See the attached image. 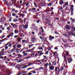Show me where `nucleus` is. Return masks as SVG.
<instances>
[{"label":"nucleus","instance_id":"f257e3e1","mask_svg":"<svg viewBox=\"0 0 75 75\" xmlns=\"http://www.w3.org/2000/svg\"><path fill=\"white\" fill-rule=\"evenodd\" d=\"M4 49H2L0 52V54L3 55L4 54Z\"/></svg>","mask_w":75,"mask_h":75},{"label":"nucleus","instance_id":"f03ea898","mask_svg":"<svg viewBox=\"0 0 75 75\" xmlns=\"http://www.w3.org/2000/svg\"><path fill=\"white\" fill-rule=\"evenodd\" d=\"M31 39H32L31 41H32L33 42H34L37 41V39L34 37L32 38Z\"/></svg>","mask_w":75,"mask_h":75},{"label":"nucleus","instance_id":"7ed1b4c3","mask_svg":"<svg viewBox=\"0 0 75 75\" xmlns=\"http://www.w3.org/2000/svg\"><path fill=\"white\" fill-rule=\"evenodd\" d=\"M49 69L51 71H53L54 70V66H51L49 67Z\"/></svg>","mask_w":75,"mask_h":75},{"label":"nucleus","instance_id":"20e7f679","mask_svg":"<svg viewBox=\"0 0 75 75\" xmlns=\"http://www.w3.org/2000/svg\"><path fill=\"white\" fill-rule=\"evenodd\" d=\"M11 42H8L7 44H5V45H8V47H11Z\"/></svg>","mask_w":75,"mask_h":75},{"label":"nucleus","instance_id":"39448f33","mask_svg":"<svg viewBox=\"0 0 75 75\" xmlns=\"http://www.w3.org/2000/svg\"><path fill=\"white\" fill-rule=\"evenodd\" d=\"M65 28L66 29H68V30H69L71 28V26L70 25H67L65 27Z\"/></svg>","mask_w":75,"mask_h":75},{"label":"nucleus","instance_id":"423d86ee","mask_svg":"<svg viewBox=\"0 0 75 75\" xmlns=\"http://www.w3.org/2000/svg\"><path fill=\"white\" fill-rule=\"evenodd\" d=\"M28 23H26L24 25V29H27V28H28Z\"/></svg>","mask_w":75,"mask_h":75},{"label":"nucleus","instance_id":"0eeeda50","mask_svg":"<svg viewBox=\"0 0 75 75\" xmlns=\"http://www.w3.org/2000/svg\"><path fill=\"white\" fill-rule=\"evenodd\" d=\"M49 39L50 40V41H52V39H54V37L52 36L51 35H50L49 36Z\"/></svg>","mask_w":75,"mask_h":75},{"label":"nucleus","instance_id":"6e6552de","mask_svg":"<svg viewBox=\"0 0 75 75\" xmlns=\"http://www.w3.org/2000/svg\"><path fill=\"white\" fill-rule=\"evenodd\" d=\"M21 46H22L21 45L18 44L17 45L16 47L17 48H21Z\"/></svg>","mask_w":75,"mask_h":75},{"label":"nucleus","instance_id":"1a4fd4ad","mask_svg":"<svg viewBox=\"0 0 75 75\" xmlns=\"http://www.w3.org/2000/svg\"><path fill=\"white\" fill-rule=\"evenodd\" d=\"M22 54H24V55L25 56H26V55H27L28 54V53H25V51H23L22 52Z\"/></svg>","mask_w":75,"mask_h":75},{"label":"nucleus","instance_id":"9d476101","mask_svg":"<svg viewBox=\"0 0 75 75\" xmlns=\"http://www.w3.org/2000/svg\"><path fill=\"white\" fill-rule=\"evenodd\" d=\"M38 50H43L42 48L41 47H39L38 48Z\"/></svg>","mask_w":75,"mask_h":75},{"label":"nucleus","instance_id":"9b49d317","mask_svg":"<svg viewBox=\"0 0 75 75\" xmlns=\"http://www.w3.org/2000/svg\"><path fill=\"white\" fill-rule=\"evenodd\" d=\"M64 4V2L62 0H60L59 1V4Z\"/></svg>","mask_w":75,"mask_h":75},{"label":"nucleus","instance_id":"f8f14e48","mask_svg":"<svg viewBox=\"0 0 75 75\" xmlns=\"http://www.w3.org/2000/svg\"><path fill=\"white\" fill-rule=\"evenodd\" d=\"M35 48H32L31 49H30V50H28V51H29L30 52H32V51H34V49Z\"/></svg>","mask_w":75,"mask_h":75},{"label":"nucleus","instance_id":"ddd939ff","mask_svg":"<svg viewBox=\"0 0 75 75\" xmlns=\"http://www.w3.org/2000/svg\"><path fill=\"white\" fill-rule=\"evenodd\" d=\"M46 45H47L46 44L43 43L42 45V47L43 48L44 47H45Z\"/></svg>","mask_w":75,"mask_h":75},{"label":"nucleus","instance_id":"4468645a","mask_svg":"<svg viewBox=\"0 0 75 75\" xmlns=\"http://www.w3.org/2000/svg\"><path fill=\"white\" fill-rule=\"evenodd\" d=\"M52 1H50L49 3H48L47 5V6H52V3H51Z\"/></svg>","mask_w":75,"mask_h":75},{"label":"nucleus","instance_id":"2eb2a0df","mask_svg":"<svg viewBox=\"0 0 75 75\" xmlns=\"http://www.w3.org/2000/svg\"><path fill=\"white\" fill-rule=\"evenodd\" d=\"M18 56L19 58H22V55L20 54H18Z\"/></svg>","mask_w":75,"mask_h":75},{"label":"nucleus","instance_id":"dca6fc26","mask_svg":"<svg viewBox=\"0 0 75 75\" xmlns=\"http://www.w3.org/2000/svg\"><path fill=\"white\" fill-rule=\"evenodd\" d=\"M62 40L64 42H65V43H67V41L65 39H63Z\"/></svg>","mask_w":75,"mask_h":75},{"label":"nucleus","instance_id":"f3484780","mask_svg":"<svg viewBox=\"0 0 75 75\" xmlns=\"http://www.w3.org/2000/svg\"><path fill=\"white\" fill-rule=\"evenodd\" d=\"M68 61L69 62V63H70V62H72V59H68Z\"/></svg>","mask_w":75,"mask_h":75},{"label":"nucleus","instance_id":"a211bd4d","mask_svg":"<svg viewBox=\"0 0 75 75\" xmlns=\"http://www.w3.org/2000/svg\"><path fill=\"white\" fill-rule=\"evenodd\" d=\"M21 28H22V29H24V25H22L21 26Z\"/></svg>","mask_w":75,"mask_h":75},{"label":"nucleus","instance_id":"6ab92c4d","mask_svg":"<svg viewBox=\"0 0 75 75\" xmlns=\"http://www.w3.org/2000/svg\"><path fill=\"white\" fill-rule=\"evenodd\" d=\"M22 41L23 43H24V42H27V41L25 40H22Z\"/></svg>","mask_w":75,"mask_h":75},{"label":"nucleus","instance_id":"aec40b11","mask_svg":"<svg viewBox=\"0 0 75 75\" xmlns=\"http://www.w3.org/2000/svg\"><path fill=\"white\" fill-rule=\"evenodd\" d=\"M47 65H48V66L50 67H51V66H52L51 64V62H50L49 63H47Z\"/></svg>","mask_w":75,"mask_h":75},{"label":"nucleus","instance_id":"412c9836","mask_svg":"<svg viewBox=\"0 0 75 75\" xmlns=\"http://www.w3.org/2000/svg\"><path fill=\"white\" fill-rule=\"evenodd\" d=\"M47 66H48V63H46L44 65V67H47Z\"/></svg>","mask_w":75,"mask_h":75},{"label":"nucleus","instance_id":"4be33fe9","mask_svg":"<svg viewBox=\"0 0 75 75\" xmlns=\"http://www.w3.org/2000/svg\"><path fill=\"white\" fill-rule=\"evenodd\" d=\"M11 36V35L9 34V35H7V37H6V38H10Z\"/></svg>","mask_w":75,"mask_h":75},{"label":"nucleus","instance_id":"5701e85b","mask_svg":"<svg viewBox=\"0 0 75 75\" xmlns=\"http://www.w3.org/2000/svg\"><path fill=\"white\" fill-rule=\"evenodd\" d=\"M70 11L72 12L74 11V8H70Z\"/></svg>","mask_w":75,"mask_h":75},{"label":"nucleus","instance_id":"b1692460","mask_svg":"<svg viewBox=\"0 0 75 75\" xmlns=\"http://www.w3.org/2000/svg\"><path fill=\"white\" fill-rule=\"evenodd\" d=\"M45 5V3L44 2H42L41 3V6H44Z\"/></svg>","mask_w":75,"mask_h":75},{"label":"nucleus","instance_id":"393cba45","mask_svg":"<svg viewBox=\"0 0 75 75\" xmlns=\"http://www.w3.org/2000/svg\"><path fill=\"white\" fill-rule=\"evenodd\" d=\"M31 56H28V57H26V58H25V59H29L31 58Z\"/></svg>","mask_w":75,"mask_h":75},{"label":"nucleus","instance_id":"a878e982","mask_svg":"<svg viewBox=\"0 0 75 75\" xmlns=\"http://www.w3.org/2000/svg\"><path fill=\"white\" fill-rule=\"evenodd\" d=\"M13 22H15V23H16V22H17V19H13Z\"/></svg>","mask_w":75,"mask_h":75},{"label":"nucleus","instance_id":"bb28decb","mask_svg":"<svg viewBox=\"0 0 75 75\" xmlns=\"http://www.w3.org/2000/svg\"><path fill=\"white\" fill-rule=\"evenodd\" d=\"M12 55L13 56H16V54L14 52H13L12 54Z\"/></svg>","mask_w":75,"mask_h":75},{"label":"nucleus","instance_id":"cd10ccee","mask_svg":"<svg viewBox=\"0 0 75 75\" xmlns=\"http://www.w3.org/2000/svg\"><path fill=\"white\" fill-rule=\"evenodd\" d=\"M33 45H34V44H31V45H28V47H33Z\"/></svg>","mask_w":75,"mask_h":75},{"label":"nucleus","instance_id":"c85d7f7f","mask_svg":"<svg viewBox=\"0 0 75 75\" xmlns=\"http://www.w3.org/2000/svg\"><path fill=\"white\" fill-rule=\"evenodd\" d=\"M68 5V2H67V3H65V4H64V6H67Z\"/></svg>","mask_w":75,"mask_h":75},{"label":"nucleus","instance_id":"c756f323","mask_svg":"<svg viewBox=\"0 0 75 75\" xmlns=\"http://www.w3.org/2000/svg\"><path fill=\"white\" fill-rule=\"evenodd\" d=\"M49 52V50L45 52V54L46 55H47V54H48V52Z\"/></svg>","mask_w":75,"mask_h":75},{"label":"nucleus","instance_id":"7c9ffc66","mask_svg":"<svg viewBox=\"0 0 75 75\" xmlns=\"http://www.w3.org/2000/svg\"><path fill=\"white\" fill-rule=\"evenodd\" d=\"M8 46H7V45H6V46L5 47V50H7V49H8Z\"/></svg>","mask_w":75,"mask_h":75},{"label":"nucleus","instance_id":"2f4dec72","mask_svg":"<svg viewBox=\"0 0 75 75\" xmlns=\"http://www.w3.org/2000/svg\"><path fill=\"white\" fill-rule=\"evenodd\" d=\"M14 32L15 34H16V33H18V31H17V30H14Z\"/></svg>","mask_w":75,"mask_h":75},{"label":"nucleus","instance_id":"473e14b6","mask_svg":"<svg viewBox=\"0 0 75 75\" xmlns=\"http://www.w3.org/2000/svg\"><path fill=\"white\" fill-rule=\"evenodd\" d=\"M44 69V68L42 67H41L39 68V69L40 70H41V69Z\"/></svg>","mask_w":75,"mask_h":75},{"label":"nucleus","instance_id":"72a5a7b5","mask_svg":"<svg viewBox=\"0 0 75 75\" xmlns=\"http://www.w3.org/2000/svg\"><path fill=\"white\" fill-rule=\"evenodd\" d=\"M62 9H63V8L61 7H60V8H59V10H60V11H62Z\"/></svg>","mask_w":75,"mask_h":75},{"label":"nucleus","instance_id":"f704fd0d","mask_svg":"<svg viewBox=\"0 0 75 75\" xmlns=\"http://www.w3.org/2000/svg\"><path fill=\"white\" fill-rule=\"evenodd\" d=\"M40 29L42 30V32L43 33H44V30L43 29V28H42V27H40Z\"/></svg>","mask_w":75,"mask_h":75},{"label":"nucleus","instance_id":"c9c22d12","mask_svg":"<svg viewBox=\"0 0 75 75\" xmlns=\"http://www.w3.org/2000/svg\"><path fill=\"white\" fill-rule=\"evenodd\" d=\"M43 54V53H40V54H39L38 55V56H39V57H41V55H42Z\"/></svg>","mask_w":75,"mask_h":75},{"label":"nucleus","instance_id":"e433bc0d","mask_svg":"<svg viewBox=\"0 0 75 75\" xmlns=\"http://www.w3.org/2000/svg\"><path fill=\"white\" fill-rule=\"evenodd\" d=\"M7 30H8L9 31V30H10V27H8L7 28H6Z\"/></svg>","mask_w":75,"mask_h":75},{"label":"nucleus","instance_id":"4c0bfd02","mask_svg":"<svg viewBox=\"0 0 75 75\" xmlns=\"http://www.w3.org/2000/svg\"><path fill=\"white\" fill-rule=\"evenodd\" d=\"M12 15L13 16H16V14L14 13H12Z\"/></svg>","mask_w":75,"mask_h":75},{"label":"nucleus","instance_id":"58836bf2","mask_svg":"<svg viewBox=\"0 0 75 75\" xmlns=\"http://www.w3.org/2000/svg\"><path fill=\"white\" fill-rule=\"evenodd\" d=\"M33 64H34L33 63H28V66H30V65H33Z\"/></svg>","mask_w":75,"mask_h":75},{"label":"nucleus","instance_id":"ea45409f","mask_svg":"<svg viewBox=\"0 0 75 75\" xmlns=\"http://www.w3.org/2000/svg\"><path fill=\"white\" fill-rule=\"evenodd\" d=\"M64 36H65V37H68V35H67V34L66 33H65L64 34Z\"/></svg>","mask_w":75,"mask_h":75},{"label":"nucleus","instance_id":"a19ab883","mask_svg":"<svg viewBox=\"0 0 75 75\" xmlns=\"http://www.w3.org/2000/svg\"><path fill=\"white\" fill-rule=\"evenodd\" d=\"M18 42H20L21 41V39L20 38H19L18 39Z\"/></svg>","mask_w":75,"mask_h":75},{"label":"nucleus","instance_id":"79ce46f5","mask_svg":"<svg viewBox=\"0 0 75 75\" xmlns=\"http://www.w3.org/2000/svg\"><path fill=\"white\" fill-rule=\"evenodd\" d=\"M34 6H35V7H37V4H36V3L34 2Z\"/></svg>","mask_w":75,"mask_h":75},{"label":"nucleus","instance_id":"37998d69","mask_svg":"<svg viewBox=\"0 0 75 75\" xmlns=\"http://www.w3.org/2000/svg\"><path fill=\"white\" fill-rule=\"evenodd\" d=\"M53 65H56V63L55 62H53Z\"/></svg>","mask_w":75,"mask_h":75},{"label":"nucleus","instance_id":"c03bdc74","mask_svg":"<svg viewBox=\"0 0 75 75\" xmlns=\"http://www.w3.org/2000/svg\"><path fill=\"white\" fill-rule=\"evenodd\" d=\"M33 74L31 73H30V72L28 73V75H32Z\"/></svg>","mask_w":75,"mask_h":75},{"label":"nucleus","instance_id":"a18cd8bd","mask_svg":"<svg viewBox=\"0 0 75 75\" xmlns=\"http://www.w3.org/2000/svg\"><path fill=\"white\" fill-rule=\"evenodd\" d=\"M10 35H13V34H14V33L13 32H11V34H9Z\"/></svg>","mask_w":75,"mask_h":75},{"label":"nucleus","instance_id":"49530a36","mask_svg":"<svg viewBox=\"0 0 75 75\" xmlns=\"http://www.w3.org/2000/svg\"><path fill=\"white\" fill-rule=\"evenodd\" d=\"M33 69V68H29L27 70H30V69Z\"/></svg>","mask_w":75,"mask_h":75},{"label":"nucleus","instance_id":"de8ad7c7","mask_svg":"<svg viewBox=\"0 0 75 75\" xmlns=\"http://www.w3.org/2000/svg\"><path fill=\"white\" fill-rule=\"evenodd\" d=\"M43 57L44 58V59H47V57L45 56H43Z\"/></svg>","mask_w":75,"mask_h":75},{"label":"nucleus","instance_id":"09e8293b","mask_svg":"<svg viewBox=\"0 0 75 75\" xmlns=\"http://www.w3.org/2000/svg\"><path fill=\"white\" fill-rule=\"evenodd\" d=\"M68 8V6H67L66 7V8L65 9L66 10H68V9H67Z\"/></svg>","mask_w":75,"mask_h":75},{"label":"nucleus","instance_id":"8fccbe9b","mask_svg":"<svg viewBox=\"0 0 75 75\" xmlns=\"http://www.w3.org/2000/svg\"><path fill=\"white\" fill-rule=\"evenodd\" d=\"M75 21V19H73L72 21V22H73V23H74Z\"/></svg>","mask_w":75,"mask_h":75},{"label":"nucleus","instance_id":"3c124183","mask_svg":"<svg viewBox=\"0 0 75 75\" xmlns=\"http://www.w3.org/2000/svg\"><path fill=\"white\" fill-rule=\"evenodd\" d=\"M15 51H19V50L18 48H16L15 50Z\"/></svg>","mask_w":75,"mask_h":75},{"label":"nucleus","instance_id":"603ef678","mask_svg":"<svg viewBox=\"0 0 75 75\" xmlns=\"http://www.w3.org/2000/svg\"><path fill=\"white\" fill-rule=\"evenodd\" d=\"M0 58H1V59H4V57H3V56H0Z\"/></svg>","mask_w":75,"mask_h":75},{"label":"nucleus","instance_id":"864d4df0","mask_svg":"<svg viewBox=\"0 0 75 75\" xmlns=\"http://www.w3.org/2000/svg\"><path fill=\"white\" fill-rule=\"evenodd\" d=\"M25 68H26V67L24 66V67H22L21 68H22L23 69H24Z\"/></svg>","mask_w":75,"mask_h":75},{"label":"nucleus","instance_id":"5fc2aeb1","mask_svg":"<svg viewBox=\"0 0 75 75\" xmlns=\"http://www.w3.org/2000/svg\"><path fill=\"white\" fill-rule=\"evenodd\" d=\"M32 73L33 74H35V73H36V72L34 71H33Z\"/></svg>","mask_w":75,"mask_h":75},{"label":"nucleus","instance_id":"6e6d98bb","mask_svg":"<svg viewBox=\"0 0 75 75\" xmlns=\"http://www.w3.org/2000/svg\"><path fill=\"white\" fill-rule=\"evenodd\" d=\"M71 34L72 35H74V36H75V33H71Z\"/></svg>","mask_w":75,"mask_h":75},{"label":"nucleus","instance_id":"4d7b16f0","mask_svg":"<svg viewBox=\"0 0 75 75\" xmlns=\"http://www.w3.org/2000/svg\"><path fill=\"white\" fill-rule=\"evenodd\" d=\"M40 38L42 40H43V38L41 37V36H40Z\"/></svg>","mask_w":75,"mask_h":75},{"label":"nucleus","instance_id":"13d9d810","mask_svg":"<svg viewBox=\"0 0 75 75\" xmlns=\"http://www.w3.org/2000/svg\"><path fill=\"white\" fill-rule=\"evenodd\" d=\"M32 10H33V11H35V8H32Z\"/></svg>","mask_w":75,"mask_h":75},{"label":"nucleus","instance_id":"bf43d9fd","mask_svg":"<svg viewBox=\"0 0 75 75\" xmlns=\"http://www.w3.org/2000/svg\"><path fill=\"white\" fill-rule=\"evenodd\" d=\"M18 35H15L14 36V37L16 38H17V37H18Z\"/></svg>","mask_w":75,"mask_h":75},{"label":"nucleus","instance_id":"052dcab7","mask_svg":"<svg viewBox=\"0 0 75 75\" xmlns=\"http://www.w3.org/2000/svg\"><path fill=\"white\" fill-rule=\"evenodd\" d=\"M57 69H58V67H56L55 69V71H57Z\"/></svg>","mask_w":75,"mask_h":75},{"label":"nucleus","instance_id":"680f3d73","mask_svg":"<svg viewBox=\"0 0 75 75\" xmlns=\"http://www.w3.org/2000/svg\"><path fill=\"white\" fill-rule=\"evenodd\" d=\"M4 37H5V35H3V36H2V37H1V39H3V38H4Z\"/></svg>","mask_w":75,"mask_h":75},{"label":"nucleus","instance_id":"e2e57ef3","mask_svg":"<svg viewBox=\"0 0 75 75\" xmlns=\"http://www.w3.org/2000/svg\"><path fill=\"white\" fill-rule=\"evenodd\" d=\"M14 50H13L12 49L11 50V52H14Z\"/></svg>","mask_w":75,"mask_h":75},{"label":"nucleus","instance_id":"0e129e2a","mask_svg":"<svg viewBox=\"0 0 75 75\" xmlns=\"http://www.w3.org/2000/svg\"><path fill=\"white\" fill-rule=\"evenodd\" d=\"M26 18H25L24 19V21L25 23V21H26Z\"/></svg>","mask_w":75,"mask_h":75},{"label":"nucleus","instance_id":"69168bd1","mask_svg":"<svg viewBox=\"0 0 75 75\" xmlns=\"http://www.w3.org/2000/svg\"><path fill=\"white\" fill-rule=\"evenodd\" d=\"M64 47H68V45L67 44H65L64 45Z\"/></svg>","mask_w":75,"mask_h":75},{"label":"nucleus","instance_id":"338daca9","mask_svg":"<svg viewBox=\"0 0 75 75\" xmlns=\"http://www.w3.org/2000/svg\"><path fill=\"white\" fill-rule=\"evenodd\" d=\"M20 4H22V1H20Z\"/></svg>","mask_w":75,"mask_h":75},{"label":"nucleus","instance_id":"774afa93","mask_svg":"<svg viewBox=\"0 0 75 75\" xmlns=\"http://www.w3.org/2000/svg\"><path fill=\"white\" fill-rule=\"evenodd\" d=\"M54 49L55 50H58V47H56L54 48Z\"/></svg>","mask_w":75,"mask_h":75}]
</instances>
